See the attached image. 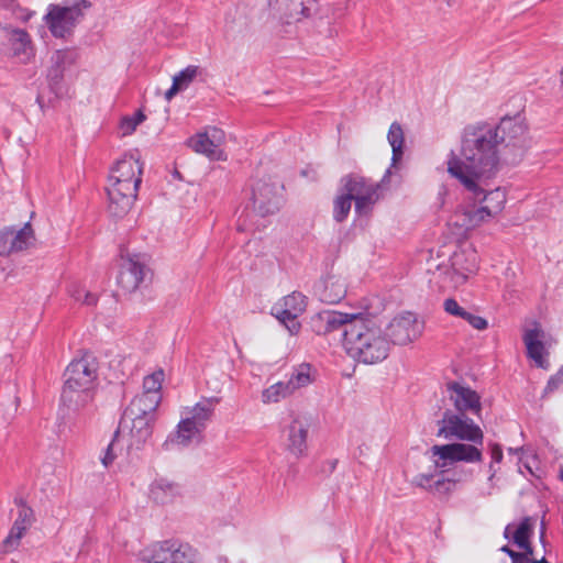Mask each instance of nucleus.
<instances>
[{
    "label": "nucleus",
    "mask_w": 563,
    "mask_h": 563,
    "mask_svg": "<svg viewBox=\"0 0 563 563\" xmlns=\"http://www.w3.org/2000/svg\"><path fill=\"white\" fill-rule=\"evenodd\" d=\"M531 563H549L544 558L541 560H531Z\"/></svg>",
    "instance_id": "obj_50"
},
{
    "label": "nucleus",
    "mask_w": 563,
    "mask_h": 563,
    "mask_svg": "<svg viewBox=\"0 0 563 563\" xmlns=\"http://www.w3.org/2000/svg\"><path fill=\"white\" fill-rule=\"evenodd\" d=\"M353 198L344 190V194L339 195L334 200L333 216L338 222H342L347 217Z\"/></svg>",
    "instance_id": "obj_39"
},
{
    "label": "nucleus",
    "mask_w": 563,
    "mask_h": 563,
    "mask_svg": "<svg viewBox=\"0 0 563 563\" xmlns=\"http://www.w3.org/2000/svg\"><path fill=\"white\" fill-rule=\"evenodd\" d=\"M8 41L13 57L21 63H29L35 55L30 34L22 29H12L8 32Z\"/></svg>",
    "instance_id": "obj_27"
},
{
    "label": "nucleus",
    "mask_w": 563,
    "mask_h": 563,
    "mask_svg": "<svg viewBox=\"0 0 563 563\" xmlns=\"http://www.w3.org/2000/svg\"><path fill=\"white\" fill-rule=\"evenodd\" d=\"M224 142V132L217 128H211L205 133H199L189 140V146L197 153L216 161L225 159L221 150Z\"/></svg>",
    "instance_id": "obj_18"
},
{
    "label": "nucleus",
    "mask_w": 563,
    "mask_h": 563,
    "mask_svg": "<svg viewBox=\"0 0 563 563\" xmlns=\"http://www.w3.org/2000/svg\"><path fill=\"white\" fill-rule=\"evenodd\" d=\"M314 377L312 374V368L309 364L302 363L299 366L295 367L292 373L290 374L288 380H286L292 394L297 390L309 386L313 382Z\"/></svg>",
    "instance_id": "obj_34"
},
{
    "label": "nucleus",
    "mask_w": 563,
    "mask_h": 563,
    "mask_svg": "<svg viewBox=\"0 0 563 563\" xmlns=\"http://www.w3.org/2000/svg\"><path fill=\"white\" fill-rule=\"evenodd\" d=\"M378 189L379 185L360 176L344 178V190L355 201V212L361 216L367 214L378 201Z\"/></svg>",
    "instance_id": "obj_12"
},
{
    "label": "nucleus",
    "mask_w": 563,
    "mask_h": 563,
    "mask_svg": "<svg viewBox=\"0 0 563 563\" xmlns=\"http://www.w3.org/2000/svg\"><path fill=\"white\" fill-rule=\"evenodd\" d=\"M33 242L34 234L29 223L20 230L5 228L0 231V256H7L13 252L26 250Z\"/></svg>",
    "instance_id": "obj_21"
},
{
    "label": "nucleus",
    "mask_w": 563,
    "mask_h": 563,
    "mask_svg": "<svg viewBox=\"0 0 563 563\" xmlns=\"http://www.w3.org/2000/svg\"><path fill=\"white\" fill-rule=\"evenodd\" d=\"M508 451H509V453H519L522 451V449H511L510 448Z\"/></svg>",
    "instance_id": "obj_52"
},
{
    "label": "nucleus",
    "mask_w": 563,
    "mask_h": 563,
    "mask_svg": "<svg viewBox=\"0 0 563 563\" xmlns=\"http://www.w3.org/2000/svg\"><path fill=\"white\" fill-rule=\"evenodd\" d=\"M388 143L393 151L391 162L393 165L397 164L404 155L405 134L401 125L398 122H393L389 126L387 134Z\"/></svg>",
    "instance_id": "obj_36"
},
{
    "label": "nucleus",
    "mask_w": 563,
    "mask_h": 563,
    "mask_svg": "<svg viewBox=\"0 0 563 563\" xmlns=\"http://www.w3.org/2000/svg\"><path fill=\"white\" fill-rule=\"evenodd\" d=\"M145 257L140 254L121 256L118 285L125 291H133L144 279Z\"/></svg>",
    "instance_id": "obj_16"
},
{
    "label": "nucleus",
    "mask_w": 563,
    "mask_h": 563,
    "mask_svg": "<svg viewBox=\"0 0 563 563\" xmlns=\"http://www.w3.org/2000/svg\"><path fill=\"white\" fill-rule=\"evenodd\" d=\"M19 18H21L24 21H27L31 18V13H27L25 15H20Z\"/></svg>",
    "instance_id": "obj_51"
},
{
    "label": "nucleus",
    "mask_w": 563,
    "mask_h": 563,
    "mask_svg": "<svg viewBox=\"0 0 563 563\" xmlns=\"http://www.w3.org/2000/svg\"><path fill=\"white\" fill-rule=\"evenodd\" d=\"M76 60V53L71 49L55 51L49 59V67L47 69V79L53 88L62 81L64 74Z\"/></svg>",
    "instance_id": "obj_28"
},
{
    "label": "nucleus",
    "mask_w": 563,
    "mask_h": 563,
    "mask_svg": "<svg viewBox=\"0 0 563 563\" xmlns=\"http://www.w3.org/2000/svg\"><path fill=\"white\" fill-rule=\"evenodd\" d=\"M219 401L220 398L218 397H203L194 406L184 407L180 411V416L205 430Z\"/></svg>",
    "instance_id": "obj_25"
},
{
    "label": "nucleus",
    "mask_w": 563,
    "mask_h": 563,
    "mask_svg": "<svg viewBox=\"0 0 563 563\" xmlns=\"http://www.w3.org/2000/svg\"><path fill=\"white\" fill-rule=\"evenodd\" d=\"M464 320L467 321L476 330H485L488 327L486 319L479 316H475L471 312H467Z\"/></svg>",
    "instance_id": "obj_44"
},
{
    "label": "nucleus",
    "mask_w": 563,
    "mask_h": 563,
    "mask_svg": "<svg viewBox=\"0 0 563 563\" xmlns=\"http://www.w3.org/2000/svg\"><path fill=\"white\" fill-rule=\"evenodd\" d=\"M523 466H525V468H526L530 474H533V472H532V470H531L530 465L525 464Z\"/></svg>",
    "instance_id": "obj_53"
},
{
    "label": "nucleus",
    "mask_w": 563,
    "mask_h": 563,
    "mask_svg": "<svg viewBox=\"0 0 563 563\" xmlns=\"http://www.w3.org/2000/svg\"><path fill=\"white\" fill-rule=\"evenodd\" d=\"M490 456H492V462L488 467V470H489L488 481L493 482L494 477L497 474V470L494 467V464L500 463L503 461V450H501L500 445H498L496 443L492 444Z\"/></svg>",
    "instance_id": "obj_43"
},
{
    "label": "nucleus",
    "mask_w": 563,
    "mask_h": 563,
    "mask_svg": "<svg viewBox=\"0 0 563 563\" xmlns=\"http://www.w3.org/2000/svg\"><path fill=\"white\" fill-rule=\"evenodd\" d=\"M114 459H115V454L113 453V443H110L107 448V451H106L103 457L101 459V463L103 464L104 467H108L109 465L112 464Z\"/></svg>",
    "instance_id": "obj_46"
},
{
    "label": "nucleus",
    "mask_w": 563,
    "mask_h": 563,
    "mask_svg": "<svg viewBox=\"0 0 563 563\" xmlns=\"http://www.w3.org/2000/svg\"><path fill=\"white\" fill-rule=\"evenodd\" d=\"M562 85H563V70H562Z\"/></svg>",
    "instance_id": "obj_55"
},
{
    "label": "nucleus",
    "mask_w": 563,
    "mask_h": 563,
    "mask_svg": "<svg viewBox=\"0 0 563 563\" xmlns=\"http://www.w3.org/2000/svg\"><path fill=\"white\" fill-rule=\"evenodd\" d=\"M137 184L114 181L108 178V210L112 217L122 218L132 208L139 190Z\"/></svg>",
    "instance_id": "obj_13"
},
{
    "label": "nucleus",
    "mask_w": 563,
    "mask_h": 563,
    "mask_svg": "<svg viewBox=\"0 0 563 563\" xmlns=\"http://www.w3.org/2000/svg\"><path fill=\"white\" fill-rule=\"evenodd\" d=\"M478 269V255L475 249L468 246L455 251L450 258V267H439L444 275V286L457 288L474 276Z\"/></svg>",
    "instance_id": "obj_8"
},
{
    "label": "nucleus",
    "mask_w": 563,
    "mask_h": 563,
    "mask_svg": "<svg viewBox=\"0 0 563 563\" xmlns=\"http://www.w3.org/2000/svg\"><path fill=\"white\" fill-rule=\"evenodd\" d=\"M438 426V437L460 442L435 444L430 448V460L437 470L449 472L460 462H482L481 446L484 442V432L473 419L463 413L445 410Z\"/></svg>",
    "instance_id": "obj_2"
},
{
    "label": "nucleus",
    "mask_w": 563,
    "mask_h": 563,
    "mask_svg": "<svg viewBox=\"0 0 563 563\" xmlns=\"http://www.w3.org/2000/svg\"><path fill=\"white\" fill-rule=\"evenodd\" d=\"M522 340L527 349V356L534 362L536 366L548 369L550 367L549 352L545 333L540 323L532 322L529 327H526Z\"/></svg>",
    "instance_id": "obj_15"
},
{
    "label": "nucleus",
    "mask_w": 563,
    "mask_h": 563,
    "mask_svg": "<svg viewBox=\"0 0 563 563\" xmlns=\"http://www.w3.org/2000/svg\"><path fill=\"white\" fill-rule=\"evenodd\" d=\"M309 0H268L273 15L283 24L299 22L310 15Z\"/></svg>",
    "instance_id": "obj_19"
},
{
    "label": "nucleus",
    "mask_w": 563,
    "mask_h": 563,
    "mask_svg": "<svg viewBox=\"0 0 563 563\" xmlns=\"http://www.w3.org/2000/svg\"><path fill=\"white\" fill-rule=\"evenodd\" d=\"M144 120H145V115L141 111H137L136 113H134L131 117H124L120 121V125H119L121 134L122 135L132 134L135 131L136 126L139 124H141Z\"/></svg>",
    "instance_id": "obj_41"
},
{
    "label": "nucleus",
    "mask_w": 563,
    "mask_h": 563,
    "mask_svg": "<svg viewBox=\"0 0 563 563\" xmlns=\"http://www.w3.org/2000/svg\"><path fill=\"white\" fill-rule=\"evenodd\" d=\"M357 317L358 314H349L334 310H323L316 313L311 318V327L317 334H327L338 330L341 327L346 329V325H349V323Z\"/></svg>",
    "instance_id": "obj_23"
},
{
    "label": "nucleus",
    "mask_w": 563,
    "mask_h": 563,
    "mask_svg": "<svg viewBox=\"0 0 563 563\" xmlns=\"http://www.w3.org/2000/svg\"><path fill=\"white\" fill-rule=\"evenodd\" d=\"M503 152L492 124L465 128L460 152L451 151L448 155V173L465 191L462 202L448 220L457 239H467L472 232L497 220L505 210L506 189L486 188L499 170Z\"/></svg>",
    "instance_id": "obj_1"
},
{
    "label": "nucleus",
    "mask_w": 563,
    "mask_h": 563,
    "mask_svg": "<svg viewBox=\"0 0 563 563\" xmlns=\"http://www.w3.org/2000/svg\"><path fill=\"white\" fill-rule=\"evenodd\" d=\"M500 550L507 553L510 556V559L514 558V554L517 553L514 550H511L508 545H504Z\"/></svg>",
    "instance_id": "obj_49"
},
{
    "label": "nucleus",
    "mask_w": 563,
    "mask_h": 563,
    "mask_svg": "<svg viewBox=\"0 0 563 563\" xmlns=\"http://www.w3.org/2000/svg\"><path fill=\"white\" fill-rule=\"evenodd\" d=\"M154 420V418L140 415L130 416L128 411H124L117 435L128 430L131 438L130 445L139 448L151 438Z\"/></svg>",
    "instance_id": "obj_17"
},
{
    "label": "nucleus",
    "mask_w": 563,
    "mask_h": 563,
    "mask_svg": "<svg viewBox=\"0 0 563 563\" xmlns=\"http://www.w3.org/2000/svg\"><path fill=\"white\" fill-rule=\"evenodd\" d=\"M421 473L413 477L412 484L438 496H448L456 485V481L444 476L445 472Z\"/></svg>",
    "instance_id": "obj_24"
},
{
    "label": "nucleus",
    "mask_w": 563,
    "mask_h": 563,
    "mask_svg": "<svg viewBox=\"0 0 563 563\" xmlns=\"http://www.w3.org/2000/svg\"><path fill=\"white\" fill-rule=\"evenodd\" d=\"M97 369V362L90 355L70 362L65 371V383L60 396L64 406L79 411L92 401Z\"/></svg>",
    "instance_id": "obj_4"
},
{
    "label": "nucleus",
    "mask_w": 563,
    "mask_h": 563,
    "mask_svg": "<svg viewBox=\"0 0 563 563\" xmlns=\"http://www.w3.org/2000/svg\"><path fill=\"white\" fill-rule=\"evenodd\" d=\"M530 555L532 553H528V551H523L522 553H516L514 554V558H511V563H531Z\"/></svg>",
    "instance_id": "obj_47"
},
{
    "label": "nucleus",
    "mask_w": 563,
    "mask_h": 563,
    "mask_svg": "<svg viewBox=\"0 0 563 563\" xmlns=\"http://www.w3.org/2000/svg\"><path fill=\"white\" fill-rule=\"evenodd\" d=\"M389 173H390V170H389V169H388V170H386V175L384 176V178H386V177H387V175H389Z\"/></svg>",
    "instance_id": "obj_54"
},
{
    "label": "nucleus",
    "mask_w": 563,
    "mask_h": 563,
    "mask_svg": "<svg viewBox=\"0 0 563 563\" xmlns=\"http://www.w3.org/2000/svg\"><path fill=\"white\" fill-rule=\"evenodd\" d=\"M18 517L3 541L5 551H12L18 548L20 540L33 522V510L21 500L18 503Z\"/></svg>",
    "instance_id": "obj_26"
},
{
    "label": "nucleus",
    "mask_w": 563,
    "mask_h": 563,
    "mask_svg": "<svg viewBox=\"0 0 563 563\" xmlns=\"http://www.w3.org/2000/svg\"><path fill=\"white\" fill-rule=\"evenodd\" d=\"M308 297L300 291H292L277 300L271 310L275 317L291 335L300 332L301 324L298 318L306 311Z\"/></svg>",
    "instance_id": "obj_9"
},
{
    "label": "nucleus",
    "mask_w": 563,
    "mask_h": 563,
    "mask_svg": "<svg viewBox=\"0 0 563 563\" xmlns=\"http://www.w3.org/2000/svg\"><path fill=\"white\" fill-rule=\"evenodd\" d=\"M178 494V485L167 478H156L150 485L148 496L156 504L170 503Z\"/></svg>",
    "instance_id": "obj_32"
},
{
    "label": "nucleus",
    "mask_w": 563,
    "mask_h": 563,
    "mask_svg": "<svg viewBox=\"0 0 563 563\" xmlns=\"http://www.w3.org/2000/svg\"><path fill=\"white\" fill-rule=\"evenodd\" d=\"M448 391L456 410L455 413L471 412L479 416L482 411L481 396L475 390L459 383H451L448 385Z\"/></svg>",
    "instance_id": "obj_20"
},
{
    "label": "nucleus",
    "mask_w": 563,
    "mask_h": 563,
    "mask_svg": "<svg viewBox=\"0 0 563 563\" xmlns=\"http://www.w3.org/2000/svg\"><path fill=\"white\" fill-rule=\"evenodd\" d=\"M320 300L327 303H338L346 295L345 279L335 274L327 275L318 287Z\"/></svg>",
    "instance_id": "obj_29"
},
{
    "label": "nucleus",
    "mask_w": 563,
    "mask_h": 563,
    "mask_svg": "<svg viewBox=\"0 0 563 563\" xmlns=\"http://www.w3.org/2000/svg\"><path fill=\"white\" fill-rule=\"evenodd\" d=\"M159 404L161 398H157L155 395L151 397L140 394L133 398L124 411H128L130 416L140 415L155 419V411Z\"/></svg>",
    "instance_id": "obj_33"
},
{
    "label": "nucleus",
    "mask_w": 563,
    "mask_h": 563,
    "mask_svg": "<svg viewBox=\"0 0 563 563\" xmlns=\"http://www.w3.org/2000/svg\"><path fill=\"white\" fill-rule=\"evenodd\" d=\"M198 69L190 65L175 75L172 87L165 92V99L169 101L178 91L186 89L198 75Z\"/></svg>",
    "instance_id": "obj_35"
},
{
    "label": "nucleus",
    "mask_w": 563,
    "mask_h": 563,
    "mask_svg": "<svg viewBox=\"0 0 563 563\" xmlns=\"http://www.w3.org/2000/svg\"><path fill=\"white\" fill-rule=\"evenodd\" d=\"M0 8L12 11L13 13H15V10L19 9L15 0H0Z\"/></svg>",
    "instance_id": "obj_48"
},
{
    "label": "nucleus",
    "mask_w": 563,
    "mask_h": 563,
    "mask_svg": "<svg viewBox=\"0 0 563 563\" xmlns=\"http://www.w3.org/2000/svg\"><path fill=\"white\" fill-rule=\"evenodd\" d=\"M143 165L137 154H125L118 159L110 170L109 179L114 181H129L140 185L142 181Z\"/></svg>",
    "instance_id": "obj_22"
},
{
    "label": "nucleus",
    "mask_w": 563,
    "mask_h": 563,
    "mask_svg": "<svg viewBox=\"0 0 563 563\" xmlns=\"http://www.w3.org/2000/svg\"><path fill=\"white\" fill-rule=\"evenodd\" d=\"M254 210L265 217L276 213L283 203L282 186L271 179H258L252 186Z\"/></svg>",
    "instance_id": "obj_10"
},
{
    "label": "nucleus",
    "mask_w": 563,
    "mask_h": 563,
    "mask_svg": "<svg viewBox=\"0 0 563 563\" xmlns=\"http://www.w3.org/2000/svg\"><path fill=\"white\" fill-rule=\"evenodd\" d=\"M494 129L503 161L508 164L520 162L530 146L525 118L519 113L504 117Z\"/></svg>",
    "instance_id": "obj_5"
},
{
    "label": "nucleus",
    "mask_w": 563,
    "mask_h": 563,
    "mask_svg": "<svg viewBox=\"0 0 563 563\" xmlns=\"http://www.w3.org/2000/svg\"><path fill=\"white\" fill-rule=\"evenodd\" d=\"M563 383V374H556L554 376H552L545 388H544V393L545 394H549V393H552L554 391L555 389H558V387Z\"/></svg>",
    "instance_id": "obj_45"
},
{
    "label": "nucleus",
    "mask_w": 563,
    "mask_h": 563,
    "mask_svg": "<svg viewBox=\"0 0 563 563\" xmlns=\"http://www.w3.org/2000/svg\"><path fill=\"white\" fill-rule=\"evenodd\" d=\"M291 395L294 394L286 380L277 382L262 391V401L264 404H276Z\"/></svg>",
    "instance_id": "obj_37"
},
{
    "label": "nucleus",
    "mask_w": 563,
    "mask_h": 563,
    "mask_svg": "<svg viewBox=\"0 0 563 563\" xmlns=\"http://www.w3.org/2000/svg\"><path fill=\"white\" fill-rule=\"evenodd\" d=\"M164 378H165V374H164L163 369H157L154 373H152L151 375L145 376L144 380H143L142 394L151 396V397L153 395H155L157 398L162 399L161 389H162V384L164 382Z\"/></svg>",
    "instance_id": "obj_38"
},
{
    "label": "nucleus",
    "mask_w": 563,
    "mask_h": 563,
    "mask_svg": "<svg viewBox=\"0 0 563 563\" xmlns=\"http://www.w3.org/2000/svg\"><path fill=\"white\" fill-rule=\"evenodd\" d=\"M202 432V429L189 422L188 419L181 418L176 430L168 437L166 445L188 446L192 442H198Z\"/></svg>",
    "instance_id": "obj_31"
},
{
    "label": "nucleus",
    "mask_w": 563,
    "mask_h": 563,
    "mask_svg": "<svg viewBox=\"0 0 563 563\" xmlns=\"http://www.w3.org/2000/svg\"><path fill=\"white\" fill-rule=\"evenodd\" d=\"M533 531L532 519L527 517L520 521L519 525L509 523L506 526L504 537L512 540V542L521 550L533 553L530 543V538Z\"/></svg>",
    "instance_id": "obj_30"
},
{
    "label": "nucleus",
    "mask_w": 563,
    "mask_h": 563,
    "mask_svg": "<svg viewBox=\"0 0 563 563\" xmlns=\"http://www.w3.org/2000/svg\"><path fill=\"white\" fill-rule=\"evenodd\" d=\"M69 296L77 302L93 306L97 302V295L88 291L80 284L74 283L68 288Z\"/></svg>",
    "instance_id": "obj_40"
},
{
    "label": "nucleus",
    "mask_w": 563,
    "mask_h": 563,
    "mask_svg": "<svg viewBox=\"0 0 563 563\" xmlns=\"http://www.w3.org/2000/svg\"><path fill=\"white\" fill-rule=\"evenodd\" d=\"M444 311L453 317L465 319L468 311H466L454 298H446L443 301Z\"/></svg>",
    "instance_id": "obj_42"
},
{
    "label": "nucleus",
    "mask_w": 563,
    "mask_h": 563,
    "mask_svg": "<svg viewBox=\"0 0 563 563\" xmlns=\"http://www.w3.org/2000/svg\"><path fill=\"white\" fill-rule=\"evenodd\" d=\"M387 330L393 343L405 345L422 334L423 321L412 312H402L390 321Z\"/></svg>",
    "instance_id": "obj_14"
},
{
    "label": "nucleus",
    "mask_w": 563,
    "mask_h": 563,
    "mask_svg": "<svg viewBox=\"0 0 563 563\" xmlns=\"http://www.w3.org/2000/svg\"><path fill=\"white\" fill-rule=\"evenodd\" d=\"M145 563H199V554L188 543L164 541L154 543L140 552Z\"/></svg>",
    "instance_id": "obj_7"
},
{
    "label": "nucleus",
    "mask_w": 563,
    "mask_h": 563,
    "mask_svg": "<svg viewBox=\"0 0 563 563\" xmlns=\"http://www.w3.org/2000/svg\"><path fill=\"white\" fill-rule=\"evenodd\" d=\"M90 7L87 0H68L64 4H49L44 16L46 25L55 37H66Z\"/></svg>",
    "instance_id": "obj_6"
},
{
    "label": "nucleus",
    "mask_w": 563,
    "mask_h": 563,
    "mask_svg": "<svg viewBox=\"0 0 563 563\" xmlns=\"http://www.w3.org/2000/svg\"><path fill=\"white\" fill-rule=\"evenodd\" d=\"M310 428L311 419L303 413L294 415L290 422L284 428L286 451L296 459L307 454Z\"/></svg>",
    "instance_id": "obj_11"
},
{
    "label": "nucleus",
    "mask_w": 563,
    "mask_h": 563,
    "mask_svg": "<svg viewBox=\"0 0 563 563\" xmlns=\"http://www.w3.org/2000/svg\"><path fill=\"white\" fill-rule=\"evenodd\" d=\"M343 346L352 358L364 364L384 361L390 350L389 340L380 325L360 314L344 329Z\"/></svg>",
    "instance_id": "obj_3"
}]
</instances>
